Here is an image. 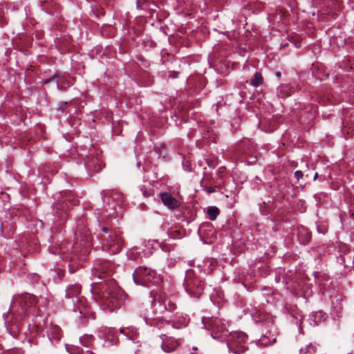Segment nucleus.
Returning <instances> with one entry per match:
<instances>
[{"label":"nucleus","instance_id":"obj_1","mask_svg":"<svg viewBox=\"0 0 354 354\" xmlns=\"http://www.w3.org/2000/svg\"><path fill=\"white\" fill-rule=\"evenodd\" d=\"M248 337L242 332H234L231 333L227 342L229 350L235 353L240 354L243 353L246 349V341Z\"/></svg>","mask_w":354,"mask_h":354},{"label":"nucleus","instance_id":"obj_2","mask_svg":"<svg viewBox=\"0 0 354 354\" xmlns=\"http://www.w3.org/2000/svg\"><path fill=\"white\" fill-rule=\"evenodd\" d=\"M81 286L79 284L70 285L66 289V297L72 299L73 311H79L80 314H86V307L80 296Z\"/></svg>","mask_w":354,"mask_h":354},{"label":"nucleus","instance_id":"obj_3","mask_svg":"<svg viewBox=\"0 0 354 354\" xmlns=\"http://www.w3.org/2000/svg\"><path fill=\"white\" fill-rule=\"evenodd\" d=\"M133 279L136 284L145 286L149 283L156 282V273L147 268L139 267L134 271Z\"/></svg>","mask_w":354,"mask_h":354},{"label":"nucleus","instance_id":"obj_4","mask_svg":"<svg viewBox=\"0 0 354 354\" xmlns=\"http://www.w3.org/2000/svg\"><path fill=\"white\" fill-rule=\"evenodd\" d=\"M106 242L103 243L104 250H109L112 254H116L120 252L122 248V240L115 232H111L107 236L103 237Z\"/></svg>","mask_w":354,"mask_h":354},{"label":"nucleus","instance_id":"obj_5","mask_svg":"<svg viewBox=\"0 0 354 354\" xmlns=\"http://www.w3.org/2000/svg\"><path fill=\"white\" fill-rule=\"evenodd\" d=\"M103 297L106 299L105 304L111 308L117 305L115 303L116 286L115 281L110 280L101 285Z\"/></svg>","mask_w":354,"mask_h":354},{"label":"nucleus","instance_id":"obj_6","mask_svg":"<svg viewBox=\"0 0 354 354\" xmlns=\"http://www.w3.org/2000/svg\"><path fill=\"white\" fill-rule=\"evenodd\" d=\"M186 290L193 297H198L203 291V284L198 279H187Z\"/></svg>","mask_w":354,"mask_h":354},{"label":"nucleus","instance_id":"obj_7","mask_svg":"<svg viewBox=\"0 0 354 354\" xmlns=\"http://www.w3.org/2000/svg\"><path fill=\"white\" fill-rule=\"evenodd\" d=\"M102 195L104 197V203H106L108 205H111V201L115 202L116 206L119 207H122V204L124 202L123 195L122 194L118 192V191H104L102 192Z\"/></svg>","mask_w":354,"mask_h":354},{"label":"nucleus","instance_id":"obj_8","mask_svg":"<svg viewBox=\"0 0 354 354\" xmlns=\"http://www.w3.org/2000/svg\"><path fill=\"white\" fill-rule=\"evenodd\" d=\"M162 344L161 347L165 353H171L174 351L179 346V342L177 339L171 337H167L165 335L161 336Z\"/></svg>","mask_w":354,"mask_h":354},{"label":"nucleus","instance_id":"obj_9","mask_svg":"<svg viewBox=\"0 0 354 354\" xmlns=\"http://www.w3.org/2000/svg\"><path fill=\"white\" fill-rule=\"evenodd\" d=\"M143 307L141 306L140 309L138 310V313H140V316L143 317V318L145 320L146 324L151 325V326H156L158 328H162L165 324H167V322L160 318H150L149 317V315L145 312L148 310V308L142 309Z\"/></svg>","mask_w":354,"mask_h":354},{"label":"nucleus","instance_id":"obj_10","mask_svg":"<svg viewBox=\"0 0 354 354\" xmlns=\"http://www.w3.org/2000/svg\"><path fill=\"white\" fill-rule=\"evenodd\" d=\"M203 322L205 326H207V324L209 325V326H208L209 329H211L212 330L221 331V332L224 331V326L220 319L207 318V319H203Z\"/></svg>","mask_w":354,"mask_h":354},{"label":"nucleus","instance_id":"obj_11","mask_svg":"<svg viewBox=\"0 0 354 354\" xmlns=\"http://www.w3.org/2000/svg\"><path fill=\"white\" fill-rule=\"evenodd\" d=\"M163 204L170 209H174L179 207L178 201L168 192L160 194Z\"/></svg>","mask_w":354,"mask_h":354},{"label":"nucleus","instance_id":"obj_12","mask_svg":"<svg viewBox=\"0 0 354 354\" xmlns=\"http://www.w3.org/2000/svg\"><path fill=\"white\" fill-rule=\"evenodd\" d=\"M21 304H24L27 306H32L35 304L36 299L32 295L25 294L21 297Z\"/></svg>","mask_w":354,"mask_h":354},{"label":"nucleus","instance_id":"obj_13","mask_svg":"<svg viewBox=\"0 0 354 354\" xmlns=\"http://www.w3.org/2000/svg\"><path fill=\"white\" fill-rule=\"evenodd\" d=\"M219 209L216 206H211L207 208V213L208 218L211 221H214L219 214Z\"/></svg>","mask_w":354,"mask_h":354},{"label":"nucleus","instance_id":"obj_14","mask_svg":"<svg viewBox=\"0 0 354 354\" xmlns=\"http://www.w3.org/2000/svg\"><path fill=\"white\" fill-rule=\"evenodd\" d=\"M50 339L58 341L61 338L60 329L58 327L53 328L48 333Z\"/></svg>","mask_w":354,"mask_h":354},{"label":"nucleus","instance_id":"obj_15","mask_svg":"<svg viewBox=\"0 0 354 354\" xmlns=\"http://www.w3.org/2000/svg\"><path fill=\"white\" fill-rule=\"evenodd\" d=\"M263 83V77L260 73H256L251 80L250 84L254 86H259Z\"/></svg>","mask_w":354,"mask_h":354},{"label":"nucleus","instance_id":"obj_16","mask_svg":"<svg viewBox=\"0 0 354 354\" xmlns=\"http://www.w3.org/2000/svg\"><path fill=\"white\" fill-rule=\"evenodd\" d=\"M315 353L316 349L310 343L299 350V354H315Z\"/></svg>","mask_w":354,"mask_h":354},{"label":"nucleus","instance_id":"obj_17","mask_svg":"<svg viewBox=\"0 0 354 354\" xmlns=\"http://www.w3.org/2000/svg\"><path fill=\"white\" fill-rule=\"evenodd\" d=\"M93 336H83L80 337V342L83 344L84 346L88 347L91 345L93 342Z\"/></svg>","mask_w":354,"mask_h":354},{"label":"nucleus","instance_id":"obj_18","mask_svg":"<svg viewBox=\"0 0 354 354\" xmlns=\"http://www.w3.org/2000/svg\"><path fill=\"white\" fill-rule=\"evenodd\" d=\"M163 305L166 310L169 311H174L175 309V304L172 303L169 299H165L163 301Z\"/></svg>","mask_w":354,"mask_h":354},{"label":"nucleus","instance_id":"obj_19","mask_svg":"<svg viewBox=\"0 0 354 354\" xmlns=\"http://www.w3.org/2000/svg\"><path fill=\"white\" fill-rule=\"evenodd\" d=\"M120 332L122 333H124L125 335H127V337H129V338L131 340H134L135 339V337L137 336V330L134 329V328H132L131 329V335H129L128 333H127L126 332H124V329L122 328L120 329Z\"/></svg>","mask_w":354,"mask_h":354},{"label":"nucleus","instance_id":"obj_20","mask_svg":"<svg viewBox=\"0 0 354 354\" xmlns=\"http://www.w3.org/2000/svg\"><path fill=\"white\" fill-rule=\"evenodd\" d=\"M301 233L299 232V235H298V237H299V239L301 242H302L304 244H306V243H308L310 240V235L307 233L306 235L305 236V237L304 238V239H301Z\"/></svg>","mask_w":354,"mask_h":354},{"label":"nucleus","instance_id":"obj_21","mask_svg":"<svg viewBox=\"0 0 354 354\" xmlns=\"http://www.w3.org/2000/svg\"><path fill=\"white\" fill-rule=\"evenodd\" d=\"M303 172L300 170H297L295 172V176L298 180L301 179L303 177Z\"/></svg>","mask_w":354,"mask_h":354},{"label":"nucleus","instance_id":"obj_22","mask_svg":"<svg viewBox=\"0 0 354 354\" xmlns=\"http://www.w3.org/2000/svg\"><path fill=\"white\" fill-rule=\"evenodd\" d=\"M203 189L209 194H212L215 192V188L213 187H205Z\"/></svg>","mask_w":354,"mask_h":354},{"label":"nucleus","instance_id":"obj_23","mask_svg":"<svg viewBox=\"0 0 354 354\" xmlns=\"http://www.w3.org/2000/svg\"><path fill=\"white\" fill-rule=\"evenodd\" d=\"M143 1H144V0H137L136 1V6H137L138 9H140L141 8V4L142 3Z\"/></svg>","mask_w":354,"mask_h":354},{"label":"nucleus","instance_id":"obj_24","mask_svg":"<svg viewBox=\"0 0 354 354\" xmlns=\"http://www.w3.org/2000/svg\"><path fill=\"white\" fill-rule=\"evenodd\" d=\"M66 350L70 352V353H73V351H72V346H70L69 345H66Z\"/></svg>","mask_w":354,"mask_h":354},{"label":"nucleus","instance_id":"obj_25","mask_svg":"<svg viewBox=\"0 0 354 354\" xmlns=\"http://www.w3.org/2000/svg\"><path fill=\"white\" fill-rule=\"evenodd\" d=\"M84 354H95L94 353H93L91 351H86Z\"/></svg>","mask_w":354,"mask_h":354},{"label":"nucleus","instance_id":"obj_26","mask_svg":"<svg viewBox=\"0 0 354 354\" xmlns=\"http://www.w3.org/2000/svg\"><path fill=\"white\" fill-rule=\"evenodd\" d=\"M317 177H318V173H317V172H316V173L315 174V175H314V178H313L314 180H315L317 178Z\"/></svg>","mask_w":354,"mask_h":354},{"label":"nucleus","instance_id":"obj_27","mask_svg":"<svg viewBox=\"0 0 354 354\" xmlns=\"http://www.w3.org/2000/svg\"><path fill=\"white\" fill-rule=\"evenodd\" d=\"M102 230L106 233L107 234L108 233V230L106 228H103Z\"/></svg>","mask_w":354,"mask_h":354},{"label":"nucleus","instance_id":"obj_28","mask_svg":"<svg viewBox=\"0 0 354 354\" xmlns=\"http://www.w3.org/2000/svg\"><path fill=\"white\" fill-rule=\"evenodd\" d=\"M97 269H98L99 270H100V271H103V272H104V271H105V270H104V268H98Z\"/></svg>","mask_w":354,"mask_h":354},{"label":"nucleus","instance_id":"obj_29","mask_svg":"<svg viewBox=\"0 0 354 354\" xmlns=\"http://www.w3.org/2000/svg\"><path fill=\"white\" fill-rule=\"evenodd\" d=\"M276 75H277V77H280V76H281V73H280V72H277V73H276Z\"/></svg>","mask_w":354,"mask_h":354},{"label":"nucleus","instance_id":"obj_30","mask_svg":"<svg viewBox=\"0 0 354 354\" xmlns=\"http://www.w3.org/2000/svg\"><path fill=\"white\" fill-rule=\"evenodd\" d=\"M112 210H113V212H115L116 210V207L115 206H113L112 208H111Z\"/></svg>","mask_w":354,"mask_h":354},{"label":"nucleus","instance_id":"obj_31","mask_svg":"<svg viewBox=\"0 0 354 354\" xmlns=\"http://www.w3.org/2000/svg\"><path fill=\"white\" fill-rule=\"evenodd\" d=\"M348 354H351V353H348Z\"/></svg>","mask_w":354,"mask_h":354}]
</instances>
